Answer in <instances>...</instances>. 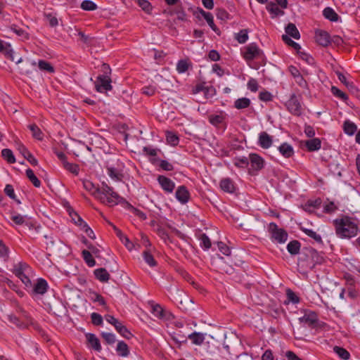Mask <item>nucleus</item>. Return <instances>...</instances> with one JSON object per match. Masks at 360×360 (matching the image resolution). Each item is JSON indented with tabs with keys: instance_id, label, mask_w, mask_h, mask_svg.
Wrapping results in <instances>:
<instances>
[{
	"instance_id": "obj_1",
	"label": "nucleus",
	"mask_w": 360,
	"mask_h": 360,
	"mask_svg": "<svg viewBox=\"0 0 360 360\" xmlns=\"http://www.w3.org/2000/svg\"><path fill=\"white\" fill-rule=\"evenodd\" d=\"M335 234L342 239H349L358 234L359 227L354 219L346 215H342L333 221Z\"/></svg>"
},
{
	"instance_id": "obj_2",
	"label": "nucleus",
	"mask_w": 360,
	"mask_h": 360,
	"mask_svg": "<svg viewBox=\"0 0 360 360\" xmlns=\"http://www.w3.org/2000/svg\"><path fill=\"white\" fill-rule=\"evenodd\" d=\"M102 71L103 74L98 75L94 82L95 89L100 93H103L112 89L111 79L109 76L111 72L110 66L106 63H103L102 65Z\"/></svg>"
},
{
	"instance_id": "obj_3",
	"label": "nucleus",
	"mask_w": 360,
	"mask_h": 360,
	"mask_svg": "<svg viewBox=\"0 0 360 360\" xmlns=\"http://www.w3.org/2000/svg\"><path fill=\"white\" fill-rule=\"evenodd\" d=\"M99 191L101 195L100 197H97V199L110 205L117 204L121 198L120 196L113 191L112 187H110L105 183L102 184Z\"/></svg>"
},
{
	"instance_id": "obj_4",
	"label": "nucleus",
	"mask_w": 360,
	"mask_h": 360,
	"mask_svg": "<svg viewBox=\"0 0 360 360\" xmlns=\"http://www.w3.org/2000/svg\"><path fill=\"white\" fill-rule=\"evenodd\" d=\"M268 231L273 241L278 243H284L288 237V234L283 229H280L274 222H271L268 226Z\"/></svg>"
},
{
	"instance_id": "obj_5",
	"label": "nucleus",
	"mask_w": 360,
	"mask_h": 360,
	"mask_svg": "<svg viewBox=\"0 0 360 360\" xmlns=\"http://www.w3.org/2000/svg\"><path fill=\"white\" fill-rule=\"evenodd\" d=\"M105 318V320L109 323L112 325L115 328L116 330L124 338L129 340L133 336L131 333L127 328V327L113 316L106 315Z\"/></svg>"
},
{
	"instance_id": "obj_6",
	"label": "nucleus",
	"mask_w": 360,
	"mask_h": 360,
	"mask_svg": "<svg viewBox=\"0 0 360 360\" xmlns=\"http://www.w3.org/2000/svg\"><path fill=\"white\" fill-rule=\"evenodd\" d=\"M302 255L311 259L308 266L311 268L314 267L316 264H321L323 261V257L319 253L317 250L312 248H304Z\"/></svg>"
},
{
	"instance_id": "obj_7",
	"label": "nucleus",
	"mask_w": 360,
	"mask_h": 360,
	"mask_svg": "<svg viewBox=\"0 0 360 360\" xmlns=\"http://www.w3.org/2000/svg\"><path fill=\"white\" fill-rule=\"evenodd\" d=\"M261 53L262 51L259 49L257 45L252 43L244 48L243 56L245 60L250 61L258 58Z\"/></svg>"
},
{
	"instance_id": "obj_8",
	"label": "nucleus",
	"mask_w": 360,
	"mask_h": 360,
	"mask_svg": "<svg viewBox=\"0 0 360 360\" xmlns=\"http://www.w3.org/2000/svg\"><path fill=\"white\" fill-rule=\"evenodd\" d=\"M286 107L288 111L296 116H300L302 114V106L295 94L291 95L290 99L286 103Z\"/></svg>"
},
{
	"instance_id": "obj_9",
	"label": "nucleus",
	"mask_w": 360,
	"mask_h": 360,
	"mask_svg": "<svg viewBox=\"0 0 360 360\" xmlns=\"http://www.w3.org/2000/svg\"><path fill=\"white\" fill-rule=\"evenodd\" d=\"M11 219L17 225H25L30 229L35 227V223L28 218L26 215L23 216L18 213L13 212L11 214Z\"/></svg>"
},
{
	"instance_id": "obj_10",
	"label": "nucleus",
	"mask_w": 360,
	"mask_h": 360,
	"mask_svg": "<svg viewBox=\"0 0 360 360\" xmlns=\"http://www.w3.org/2000/svg\"><path fill=\"white\" fill-rule=\"evenodd\" d=\"M300 323L307 325L308 327L314 328L318 321V315L315 311H307L304 313V316L299 318Z\"/></svg>"
},
{
	"instance_id": "obj_11",
	"label": "nucleus",
	"mask_w": 360,
	"mask_h": 360,
	"mask_svg": "<svg viewBox=\"0 0 360 360\" xmlns=\"http://www.w3.org/2000/svg\"><path fill=\"white\" fill-rule=\"evenodd\" d=\"M157 181L165 193H172L174 191L175 183L169 178L163 175H159Z\"/></svg>"
},
{
	"instance_id": "obj_12",
	"label": "nucleus",
	"mask_w": 360,
	"mask_h": 360,
	"mask_svg": "<svg viewBox=\"0 0 360 360\" xmlns=\"http://www.w3.org/2000/svg\"><path fill=\"white\" fill-rule=\"evenodd\" d=\"M48 289V283L44 278H39L37 283L32 286V288H29L32 295H44Z\"/></svg>"
},
{
	"instance_id": "obj_13",
	"label": "nucleus",
	"mask_w": 360,
	"mask_h": 360,
	"mask_svg": "<svg viewBox=\"0 0 360 360\" xmlns=\"http://www.w3.org/2000/svg\"><path fill=\"white\" fill-rule=\"evenodd\" d=\"M175 197L181 204H186L190 199V193L185 186H180L176 191Z\"/></svg>"
},
{
	"instance_id": "obj_14",
	"label": "nucleus",
	"mask_w": 360,
	"mask_h": 360,
	"mask_svg": "<svg viewBox=\"0 0 360 360\" xmlns=\"http://www.w3.org/2000/svg\"><path fill=\"white\" fill-rule=\"evenodd\" d=\"M253 170L259 171L264 167V159L256 153H250L249 155V163Z\"/></svg>"
},
{
	"instance_id": "obj_15",
	"label": "nucleus",
	"mask_w": 360,
	"mask_h": 360,
	"mask_svg": "<svg viewBox=\"0 0 360 360\" xmlns=\"http://www.w3.org/2000/svg\"><path fill=\"white\" fill-rule=\"evenodd\" d=\"M18 150L22 155V156L32 165L37 166L38 165L37 160L33 155L27 149V148L21 143H18Z\"/></svg>"
},
{
	"instance_id": "obj_16",
	"label": "nucleus",
	"mask_w": 360,
	"mask_h": 360,
	"mask_svg": "<svg viewBox=\"0 0 360 360\" xmlns=\"http://www.w3.org/2000/svg\"><path fill=\"white\" fill-rule=\"evenodd\" d=\"M282 39L288 45H289V46L293 47L295 49H296L298 51V53L301 55L302 58L304 60H306L307 63H309V60L312 59L311 57H309L305 53L300 51V49H301V46H300V44L296 43L293 40H292L287 34H283L282 36Z\"/></svg>"
},
{
	"instance_id": "obj_17",
	"label": "nucleus",
	"mask_w": 360,
	"mask_h": 360,
	"mask_svg": "<svg viewBox=\"0 0 360 360\" xmlns=\"http://www.w3.org/2000/svg\"><path fill=\"white\" fill-rule=\"evenodd\" d=\"M316 41L321 46H327L330 43L329 34L324 30H318L315 34Z\"/></svg>"
},
{
	"instance_id": "obj_18",
	"label": "nucleus",
	"mask_w": 360,
	"mask_h": 360,
	"mask_svg": "<svg viewBox=\"0 0 360 360\" xmlns=\"http://www.w3.org/2000/svg\"><path fill=\"white\" fill-rule=\"evenodd\" d=\"M89 347L94 350L100 352L102 349L99 339L93 333H86L85 335Z\"/></svg>"
},
{
	"instance_id": "obj_19",
	"label": "nucleus",
	"mask_w": 360,
	"mask_h": 360,
	"mask_svg": "<svg viewBox=\"0 0 360 360\" xmlns=\"http://www.w3.org/2000/svg\"><path fill=\"white\" fill-rule=\"evenodd\" d=\"M220 188L226 193H233L236 191V186L234 182L230 178H224L220 181Z\"/></svg>"
},
{
	"instance_id": "obj_20",
	"label": "nucleus",
	"mask_w": 360,
	"mask_h": 360,
	"mask_svg": "<svg viewBox=\"0 0 360 360\" xmlns=\"http://www.w3.org/2000/svg\"><path fill=\"white\" fill-rule=\"evenodd\" d=\"M258 143L262 148L267 149L271 146L273 140L266 131H262L259 135Z\"/></svg>"
},
{
	"instance_id": "obj_21",
	"label": "nucleus",
	"mask_w": 360,
	"mask_h": 360,
	"mask_svg": "<svg viewBox=\"0 0 360 360\" xmlns=\"http://www.w3.org/2000/svg\"><path fill=\"white\" fill-rule=\"evenodd\" d=\"M278 149L280 153L285 158H290L295 154L293 147L286 142L281 143Z\"/></svg>"
},
{
	"instance_id": "obj_22",
	"label": "nucleus",
	"mask_w": 360,
	"mask_h": 360,
	"mask_svg": "<svg viewBox=\"0 0 360 360\" xmlns=\"http://www.w3.org/2000/svg\"><path fill=\"white\" fill-rule=\"evenodd\" d=\"M304 145L309 152L316 151L321 147V141L319 138H312L307 140Z\"/></svg>"
},
{
	"instance_id": "obj_23",
	"label": "nucleus",
	"mask_w": 360,
	"mask_h": 360,
	"mask_svg": "<svg viewBox=\"0 0 360 360\" xmlns=\"http://www.w3.org/2000/svg\"><path fill=\"white\" fill-rule=\"evenodd\" d=\"M84 188L89 192L94 197L97 198V197H100V188H97L95 185L89 180H83L82 181Z\"/></svg>"
},
{
	"instance_id": "obj_24",
	"label": "nucleus",
	"mask_w": 360,
	"mask_h": 360,
	"mask_svg": "<svg viewBox=\"0 0 360 360\" xmlns=\"http://www.w3.org/2000/svg\"><path fill=\"white\" fill-rule=\"evenodd\" d=\"M31 271L30 266L25 262H18L14 265L13 274L17 276L21 274H29Z\"/></svg>"
},
{
	"instance_id": "obj_25",
	"label": "nucleus",
	"mask_w": 360,
	"mask_h": 360,
	"mask_svg": "<svg viewBox=\"0 0 360 360\" xmlns=\"http://www.w3.org/2000/svg\"><path fill=\"white\" fill-rule=\"evenodd\" d=\"M266 10L271 15V18H274L279 15H283L284 11L278 8V6L274 2L271 1L266 5Z\"/></svg>"
},
{
	"instance_id": "obj_26",
	"label": "nucleus",
	"mask_w": 360,
	"mask_h": 360,
	"mask_svg": "<svg viewBox=\"0 0 360 360\" xmlns=\"http://www.w3.org/2000/svg\"><path fill=\"white\" fill-rule=\"evenodd\" d=\"M300 229L307 236H308L311 238L314 239L318 244H319V245L323 244L321 236L319 234H318L316 231H313L312 229H307L304 227H301Z\"/></svg>"
},
{
	"instance_id": "obj_27",
	"label": "nucleus",
	"mask_w": 360,
	"mask_h": 360,
	"mask_svg": "<svg viewBox=\"0 0 360 360\" xmlns=\"http://www.w3.org/2000/svg\"><path fill=\"white\" fill-rule=\"evenodd\" d=\"M342 127L344 132L349 136L354 135V133L357 131V126L356 124L349 120H347L343 122Z\"/></svg>"
},
{
	"instance_id": "obj_28",
	"label": "nucleus",
	"mask_w": 360,
	"mask_h": 360,
	"mask_svg": "<svg viewBox=\"0 0 360 360\" xmlns=\"http://www.w3.org/2000/svg\"><path fill=\"white\" fill-rule=\"evenodd\" d=\"M96 278L101 282H108L110 279V274L104 268H99L94 270Z\"/></svg>"
},
{
	"instance_id": "obj_29",
	"label": "nucleus",
	"mask_w": 360,
	"mask_h": 360,
	"mask_svg": "<svg viewBox=\"0 0 360 360\" xmlns=\"http://www.w3.org/2000/svg\"><path fill=\"white\" fill-rule=\"evenodd\" d=\"M200 13L203 16L205 20L207 21V24L211 27V29L216 33H218L219 29L217 28V27L215 25V24L214 22V19H213V16H212V13H210L209 12H206V11H203L202 9L200 10Z\"/></svg>"
},
{
	"instance_id": "obj_30",
	"label": "nucleus",
	"mask_w": 360,
	"mask_h": 360,
	"mask_svg": "<svg viewBox=\"0 0 360 360\" xmlns=\"http://www.w3.org/2000/svg\"><path fill=\"white\" fill-rule=\"evenodd\" d=\"M338 77L339 80L342 83H343L350 91H352V93L356 92L358 94H360V91L354 86V83L352 82H348L347 80L346 77L343 74L338 73Z\"/></svg>"
},
{
	"instance_id": "obj_31",
	"label": "nucleus",
	"mask_w": 360,
	"mask_h": 360,
	"mask_svg": "<svg viewBox=\"0 0 360 360\" xmlns=\"http://www.w3.org/2000/svg\"><path fill=\"white\" fill-rule=\"evenodd\" d=\"M188 338L192 342L193 344L200 345L205 340V335L203 333L194 332L188 335Z\"/></svg>"
},
{
	"instance_id": "obj_32",
	"label": "nucleus",
	"mask_w": 360,
	"mask_h": 360,
	"mask_svg": "<svg viewBox=\"0 0 360 360\" xmlns=\"http://www.w3.org/2000/svg\"><path fill=\"white\" fill-rule=\"evenodd\" d=\"M28 128L32 131L33 138L39 141L44 139V134L36 124H30Z\"/></svg>"
},
{
	"instance_id": "obj_33",
	"label": "nucleus",
	"mask_w": 360,
	"mask_h": 360,
	"mask_svg": "<svg viewBox=\"0 0 360 360\" xmlns=\"http://www.w3.org/2000/svg\"><path fill=\"white\" fill-rule=\"evenodd\" d=\"M323 16L331 22H337L339 18L338 13L330 7L324 8L323 11Z\"/></svg>"
},
{
	"instance_id": "obj_34",
	"label": "nucleus",
	"mask_w": 360,
	"mask_h": 360,
	"mask_svg": "<svg viewBox=\"0 0 360 360\" xmlns=\"http://www.w3.org/2000/svg\"><path fill=\"white\" fill-rule=\"evenodd\" d=\"M285 30L287 34L290 35L294 39H299L300 38V32L295 24L291 22L288 23L285 27Z\"/></svg>"
},
{
	"instance_id": "obj_35",
	"label": "nucleus",
	"mask_w": 360,
	"mask_h": 360,
	"mask_svg": "<svg viewBox=\"0 0 360 360\" xmlns=\"http://www.w3.org/2000/svg\"><path fill=\"white\" fill-rule=\"evenodd\" d=\"M116 351L122 357H126L129 354V347L124 341H119L117 342Z\"/></svg>"
},
{
	"instance_id": "obj_36",
	"label": "nucleus",
	"mask_w": 360,
	"mask_h": 360,
	"mask_svg": "<svg viewBox=\"0 0 360 360\" xmlns=\"http://www.w3.org/2000/svg\"><path fill=\"white\" fill-rule=\"evenodd\" d=\"M301 244L298 240L290 241L287 245V250L290 255H297L300 250Z\"/></svg>"
},
{
	"instance_id": "obj_37",
	"label": "nucleus",
	"mask_w": 360,
	"mask_h": 360,
	"mask_svg": "<svg viewBox=\"0 0 360 360\" xmlns=\"http://www.w3.org/2000/svg\"><path fill=\"white\" fill-rule=\"evenodd\" d=\"M82 255L83 259L89 267H93L96 265V261L90 251L87 250H83L82 252Z\"/></svg>"
},
{
	"instance_id": "obj_38",
	"label": "nucleus",
	"mask_w": 360,
	"mask_h": 360,
	"mask_svg": "<svg viewBox=\"0 0 360 360\" xmlns=\"http://www.w3.org/2000/svg\"><path fill=\"white\" fill-rule=\"evenodd\" d=\"M143 257L146 263L148 264L150 267L157 266L158 263L149 250H146L143 252Z\"/></svg>"
},
{
	"instance_id": "obj_39",
	"label": "nucleus",
	"mask_w": 360,
	"mask_h": 360,
	"mask_svg": "<svg viewBox=\"0 0 360 360\" xmlns=\"http://www.w3.org/2000/svg\"><path fill=\"white\" fill-rule=\"evenodd\" d=\"M1 156L9 164H13L16 162L13 151L8 148H4L1 150Z\"/></svg>"
},
{
	"instance_id": "obj_40",
	"label": "nucleus",
	"mask_w": 360,
	"mask_h": 360,
	"mask_svg": "<svg viewBox=\"0 0 360 360\" xmlns=\"http://www.w3.org/2000/svg\"><path fill=\"white\" fill-rule=\"evenodd\" d=\"M70 216L74 224L80 227L81 229L83 227H86V223L82 219V217L76 212H70Z\"/></svg>"
},
{
	"instance_id": "obj_41",
	"label": "nucleus",
	"mask_w": 360,
	"mask_h": 360,
	"mask_svg": "<svg viewBox=\"0 0 360 360\" xmlns=\"http://www.w3.org/2000/svg\"><path fill=\"white\" fill-rule=\"evenodd\" d=\"M198 238L200 240V247L204 250H208L212 245L211 240L209 238V237L205 233H200Z\"/></svg>"
},
{
	"instance_id": "obj_42",
	"label": "nucleus",
	"mask_w": 360,
	"mask_h": 360,
	"mask_svg": "<svg viewBox=\"0 0 360 360\" xmlns=\"http://www.w3.org/2000/svg\"><path fill=\"white\" fill-rule=\"evenodd\" d=\"M26 176L28 178V179L32 183L34 186L36 188H39L41 186V181L36 176L34 172L31 169H27L25 171Z\"/></svg>"
},
{
	"instance_id": "obj_43",
	"label": "nucleus",
	"mask_w": 360,
	"mask_h": 360,
	"mask_svg": "<svg viewBox=\"0 0 360 360\" xmlns=\"http://www.w3.org/2000/svg\"><path fill=\"white\" fill-rule=\"evenodd\" d=\"M250 105V100L248 98H240L235 101L234 107L237 109L247 108Z\"/></svg>"
},
{
	"instance_id": "obj_44",
	"label": "nucleus",
	"mask_w": 360,
	"mask_h": 360,
	"mask_svg": "<svg viewBox=\"0 0 360 360\" xmlns=\"http://www.w3.org/2000/svg\"><path fill=\"white\" fill-rule=\"evenodd\" d=\"M333 351L338 355V356L344 360H348L350 358L349 352L343 347L335 346Z\"/></svg>"
},
{
	"instance_id": "obj_45",
	"label": "nucleus",
	"mask_w": 360,
	"mask_h": 360,
	"mask_svg": "<svg viewBox=\"0 0 360 360\" xmlns=\"http://www.w3.org/2000/svg\"><path fill=\"white\" fill-rule=\"evenodd\" d=\"M233 164L239 168H246L249 165V158L246 157H236L233 159Z\"/></svg>"
},
{
	"instance_id": "obj_46",
	"label": "nucleus",
	"mask_w": 360,
	"mask_h": 360,
	"mask_svg": "<svg viewBox=\"0 0 360 360\" xmlns=\"http://www.w3.org/2000/svg\"><path fill=\"white\" fill-rule=\"evenodd\" d=\"M38 67L42 71H46L49 73L54 72V68L51 65V64L46 60H39L38 62Z\"/></svg>"
},
{
	"instance_id": "obj_47",
	"label": "nucleus",
	"mask_w": 360,
	"mask_h": 360,
	"mask_svg": "<svg viewBox=\"0 0 360 360\" xmlns=\"http://www.w3.org/2000/svg\"><path fill=\"white\" fill-rule=\"evenodd\" d=\"M127 208L128 210H129L131 212H132L134 214L137 216L139 219L141 220L146 219L147 217L146 214L142 212L141 210L134 207L131 204L127 203Z\"/></svg>"
},
{
	"instance_id": "obj_48",
	"label": "nucleus",
	"mask_w": 360,
	"mask_h": 360,
	"mask_svg": "<svg viewBox=\"0 0 360 360\" xmlns=\"http://www.w3.org/2000/svg\"><path fill=\"white\" fill-rule=\"evenodd\" d=\"M166 140L169 144H170L173 146L178 145L179 141V137L174 133H173L172 131H167Z\"/></svg>"
},
{
	"instance_id": "obj_49",
	"label": "nucleus",
	"mask_w": 360,
	"mask_h": 360,
	"mask_svg": "<svg viewBox=\"0 0 360 360\" xmlns=\"http://www.w3.org/2000/svg\"><path fill=\"white\" fill-rule=\"evenodd\" d=\"M287 302L285 303L292 302L293 304H297L300 302L299 297L290 289L286 290Z\"/></svg>"
},
{
	"instance_id": "obj_50",
	"label": "nucleus",
	"mask_w": 360,
	"mask_h": 360,
	"mask_svg": "<svg viewBox=\"0 0 360 360\" xmlns=\"http://www.w3.org/2000/svg\"><path fill=\"white\" fill-rule=\"evenodd\" d=\"M4 193L12 200H14L18 204H20V201L16 198V195L14 192V188L12 185L6 184L4 188Z\"/></svg>"
},
{
	"instance_id": "obj_51",
	"label": "nucleus",
	"mask_w": 360,
	"mask_h": 360,
	"mask_svg": "<svg viewBox=\"0 0 360 360\" xmlns=\"http://www.w3.org/2000/svg\"><path fill=\"white\" fill-rule=\"evenodd\" d=\"M137 4L146 13L150 14L151 13L153 6L148 0H137Z\"/></svg>"
},
{
	"instance_id": "obj_52",
	"label": "nucleus",
	"mask_w": 360,
	"mask_h": 360,
	"mask_svg": "<svg viewBox=\"0 0 360 360\" xmlns=\"http://www.w3.org/2000/svg\"><path fill=\"white\" fill-rule=\"evenodd\" d=\"M8 320L15 325L18 328H25L27 325L22 322L16 316L13 314L8 315Z\"/></svg>"
},
{
	"instance_id": "obj_53",
	"label": "nucleus",
	"mask_w": 360,
	"mask_h": 360,
	"mask_svg": "<svg viewBox=\"0 0 360 360\" xmlns=\"http://www.w3.org/2000/svg\"><path fill=\"white\" fill-rule=\"evenodd\" d=\"M189 64L186 60H180L176 64V70L179 73L186 72L188 69Z\"/></svg>"
},
{
	"instance_id": "obj_54",
	"label": "nucleus",
	"mask_w": 360,
	"mask_h": 360,
	"mask_svg": "<svg viewBox=\"0 0 360 360\" xmlns=\"http://www.w3.org/2000/svg\"><path fill=\"white\" fill-rule=\"evenodd\" d=\"M81 8L84 11H94L97 8V6L92 1L84 0L81 4Z\"/></svg>"
},
{
	"instance_id": "obj_55",
	"label": "nucleus",
	"mask_w": 360,
	"mask_h": 360,
	"mask_svg": "<svg viewBox=\"0 0 360 360\" xmlns=\"http://www.w3.org/2000/svg\"><path fill=\"white\" fill-rule=\"evenodd\" d=\"M29 274H20L19 276H17L18 278H19L21 281L24 283L25 285V289L29 291V288H32V284L31 282V280L30 279L28 276Z\"/></svg>"
},
{
	"instance_id": "obj_56",
	"label": "nucleus",
	"mask_w": 360,
	"mask_h": 360,
	"mask_svg": "<svg viewBox=\"0 0 360 360\" xmlns=\"http://www.w3.org/2000/svg\"><path fill=\"white\" fill-rule=\"evenodd\" d=\"M63 165L64 167L72 174L75 175H77L79 174V168L78 165L70 163L68 162H65Z\"/></svg>"
},
{
	"instance_id": "obj_57",
	"label": "nucleus",
	"mask_w": 360,
	"mask_h": 360,
	"mask_svg": "<svg viewBox=\"0 0 360 360\" xmlns=\"http://www.w3.org/2000/svg\"><path fill=\"white\" fill-rule=\"evenodd\" d=\"M248 30H242L238 33L236 34V39L238 41L240 44H244L245 43L248 39Z\"/></svg>"
},
{
	"instance_id": "obj_58",
	"label": "nucleus",
	"mask_w": 360,
	"mask_h": 360,
	"mask_svg": "<svg viewBox=\"0 0 360 360\" xmlns=\"http://www.w3.org/2000/svg\"><path fill=\"white\" fill-rule=\"evenodd\" d=\"M11 30L15 32L18 36L21 37L22 39H27L29 38L28 34L22 28H20L15 25H12L11 27Z\"/></svg>"
},
{
	"instance_id": "obj_59",
	"label": "nucleus",
	"mask_w": 360,
	"mask_h": 360,
	"mask_svg": "<svg viewBox=\"0 0 360 360\" xmlns=\"http://www.w3.org/2000/svg\"><path fill=\"white\" fill-rule=\"evenodd\" d=\"M108 174L112 179L116 181H120L122 179V175L120 174L117 169L114 167H108Z\"/></svg>"
},
{
	"instance_id": "obj_60",
	"label": "nucleus",
	"mask_w": 360,
	"mask_h": 360,
	"mask_svg": "<svg viewBox=\"0 0 360 360\" xmlns=\"http://www.w3.org/2000/svg\"><path fill=\"white\" fill-rule=\"evenodd\" d=\"M224 120V117L221 115H212L209 117L210 122L214 126H218L221 124Z\"/></svg>"
},
{
	"instance_id": "obj_61",
	"label": "nucleus",
	"mask_w": 360,
	"mask_h": 360,
	"mask_svg": "<svg viewBox=\"0 0 360 360\" xmlns=\"http://www.w3.org/2000/svg\"><path fill=\"white\" fill-rule=\"evenodd\" d=\"M331 91L335 96L340 98L342 101H347L348 99L347 94L335 86H332Z\"/></svg>"
},
{
	"instance_id": "obj_62",
	"label": "nucleus",
	"mask_w": 360,
	"mask_h": 360,
	"mask_svg": "<svg viewBox=\"0 0 360 360\" xmlns=\"http://www.w3.org/2000/svg\"><path fill=\"white\" fill-rule=\"evenodd\" d=\"M323 209L325 213L332 214L338 210V207L333 202H329L323 205Z\"/></svg>"
},
{
	"instance_id": "obj_63",
	"label": "nucleus",
	"mask_w": 360,
	"mask_h": 360,
	"mask_svg": "<svg viewBox=\"0 0 360 360\" xmlns=\"http://www.w3.org/2000/svg\"><path fill=\"white\" fill-rule=\"evenodd\" d=\"M101 336L109 345L113 344L116 341L115 335L113 333L103 332L101 333Z\"/></svg>"
},
{
	"instance_id": "obj_64",
	"label": "nucleus",
	"mask_w": 360,
	"mask_h": 360,
	"mask_svg": "<svg viewBox=\"0 0 360 360\" xmlns=\"http://www.w3.org/2000/svg\"><path fill=\"white\" fill-rule=\"evenodd\" d=\"M173 13L176 15V18L180 20H186V14L183 10L181 6H178L172 11Z\"/></svg>"
}]
</instances>
